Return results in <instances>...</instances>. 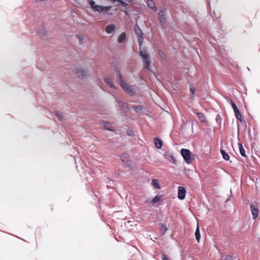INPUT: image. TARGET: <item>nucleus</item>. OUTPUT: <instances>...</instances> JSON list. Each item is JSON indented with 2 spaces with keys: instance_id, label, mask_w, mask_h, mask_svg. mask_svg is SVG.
I'll return each instance as SVG.
<instances>
[{
  "instance_id": "f257e3e1",
  "label": "nucleus",
  "mask_w": 260,
  "mask_h": 260,
  "mask_svg": "<svg viewBox=\"0 0 260 260\" xmlns=\"http://www.w3.org/2000/svg\"><path fill=\"white\" fill-rule=\"evenodd\" d=\"M118 81L124 92L130 95H134L137 90V87L135 85H132L124 82L121 74L117 72Z\"/></svg>"
},
{
  "instance_id": "f03ea898",
  "label": "nucleus",
  "mask_w": 260,
  "mask_h": 260,
  "mask_svg": "<svg viewBox=\"0 0 260 260\" xmlns=\"http://www.w3.org/2000/svg\"><path fill=\"white\" fill-rule=\"evenodd\" d=\"M140 55L143 60L144 68L147 70H149L151 60L149 54L140 49Z\"/></svg>"
},
{
  "instance_id": "7ed1b4c3",
  "label": "nucleus",
  "mask_w": 260,
  "mask_h": 260,
  "mask_svg": "<svg viewBox=\"0 0 260 260\" xmlns=\"http://www.w3.org/2000/svg\"><path fill=\"white\" fill-rule=\"evenodd\" d=\"M74 72L78 77L82 78H86L89 75V72L88 70L80 67L75 68Z\"/></svg>"
},
{
  "instance_id": "20e7f679",
  "label": "nucleus",
  "mask_w": 260,
  "mask_h": 260,
  "mask_svg": "<svg viewBox=\"0 0 260 260\" xmlns=\"http://www.w3.org/2000/svg\"><path fill=\"white\" fill-rule=\"evenodd\" d=\"M181 153L187 164H190L192 162V160L191 158V152L188 149H182L181 150Z\"/></svg>"
},
{
  "instance_id": "39448f33",
  "label": "nucleus",
  "mask_w": 260,
  "mask_h": 260,
  "mask_svg": "<svg viewBox=\"0 0 260 260\" xmlns=\"http://www.w3.org/2000/svg\"><path fill=\"white\" fill-rule=\"evenodd\" d=\"M134 31L137 35L139 45L141 46L143 42V33L137 24L135 25Z\"/></svg>"
},
{
  "instance_id": "423d86ee",
  "label": "nucleus",
  "mask_w": 260,
  "mask_h": 260,
  "mask_svg": "<svg viewBox=\"0 0 260 260\" xmlns=\"http://www.w3.org/2000/svg\"><path fill=\"white\" fill-rule=\"evenodd\" d=\"M186 191L185 188L182 186H179L178 188V198L182 200L185 199Z\"/></svg>"
},
{
  "instance_id": "0eeeda50",
  "label": "nucleus",
  "mask_w": 260,
  "mask_h": 260,
  "mask_svg": "<svg viewBox=\"0 0 260 260\" xmlns=\"http://www.w3.org/2000/svg\"><path fill=\"white\" fill-rule=\"evenodd\" d=\"M121 161L125 167H129L131 166L132 162L128 159V155L127 154H123L121 156Z\"/></svg>"
},
{
  "instance_id": "6e6552de",
  "label": "nucleus",
  "mask_w": 260,
  "mask_h": 260,
  "mask_svg": "<svg viewBox=\"0 0 260 260\" xmlns=\"http://www.w3.org/2000/svg\"><path fill=\"white\" fill-rule=\"evenodd\" d=\"M167 11L166 10H161L159 12L158 19L161 24L165 23L166 20Z\"/></svg>"
},
{
  "instance_id": "1a4fd4ad",
  "label": "nucleus",
  "mask_w": 260,
  "mask_h": 260,
  "mask_svg": "<svg viewBox=\"0 0 260 260\" xmlns=\"http://www.w3.org/2000/svg\"><path fill=\"white\" fill-rule=\"evenodd\" d=\"M250 210L252 215V218L255 219L258 216L259 212L258 207L255 205L251 204L250 205Z\"/></svg>"
},
{
  "instance_id": "9d476101",
  "label": "nucleus",
  "mask_w": 260,
  "mask_h": 260,
  "mask_svg": "<svg viewBox=\"0 0 260 260\" xmlns=\"http://www.w3.org/2000/svg\"><path fill=\"white\" fill-rule=\"evenodd\" d=\"M164 157L169 160L170 162L173 164L176 165V160L175 157L169 152H166L164 155Z\"/></svg>"
},
{
  "instance_id": "9b49d317",
  "label": "nucleus",
  "mask_w": 260,
  "mask_h": 260,
  "mask_svg": "<svg viewBox=\"0 0 260 260\" xmlns=\"http://www.w3.org/2000/svg\"><path fill=\"white\" fill-rule=\"evenodd\" d=\"M116 29V25L114 24H110L105 27V31L110 34L113 33Z\"/></svg>"
},
{
  "instance_id": "f8f14e48",
  "label": "nucleus",
  "mask_w": 260,
  "mask_h": 260,
  "mask_svg": "<svg viewBox=\"0 0 260 260\" xmlns=\"http://www.w3.org/2000/svg\"><path fill=\"white\" fill-rule=\"evenodd\" d=\"M111 7H104L100 5H97L96 7H95L94 9L93 10L94 11H98V12H103L105 11V12H107Z\"/></svg>"
},
{
  "instance_id": "ddd939ff",
  "label": "nucleus",
  "mask_w": 260,
  "mask_h": 260,
  "mask_svg": "<svg viewBox=\"0 0 260 260\" xmlns=\"http://www.w3.org/2000/svg\"><path fill=\"white\" fill-rule=\"evenodd\" d=\"M154 142L155 147L158 149H160L162 146V141L158 139L157 137H155L154 139Z\"/></svg>"
},
{
  "instance_id": "4468645a",
  "label": "nucleus",
  "mask_w": 260,
  "mask_h": 260,
  "mask_svg": "<svg viewBox=\"0 0 260 260\" xmlns=\"http://www.w3.org/2000/svg\"><path fill=\"white\" fill-rule=\"evenodd\" d=\"M125 39H126V34L125 32H123L118 37V38L117 39V41L119 43H121L123 42L124 41H125Z\"/></svg>"
},
{
  "instance_id": "2eb2a0df",
  "label": "nucleus",
  "mask_w": 260,
  "mask_h": 260,
  "mask_svg": "<svg viewBox=\"0 0 260 260\" xmlns=\"http://www.w3.org/2000/svg\"><path fill=\"white\" fill-rule=\"evenodd\" d=\"M105 82L109 85L111 88H115V86L114 85L112 79L110 77H107L105 79Z\"/></svg>"
},
{
  "instance_id": "dca6fc26",
  "label": "nucleus",
  "mask_w": 260,
  "mask_h": 260,
  "mask_svg": "<svg viewBox=\"0 0 260 260\" xmlns=\"http://www.w3.org/2000/svg\"><path fill=\"white\" fill-rule=\"evenodd\" d=\"M103 125L104 126V128L106 129L112 131L113 129H112V126L111 124L108 121H103L102 122Z\"/></svg>"
},
{
  "instance_id": "f3484780",
  "label": "nucleus",
  "mask_w": 260,
  "mask_h": 260,
  "mask_svg": "<svg viewBox=\"0 0 260 260\" xmlns=\"http://www.w3.org/2000/svg\"><path fill=\"white\" fill-rule=\"evenodd\" d=\"M195 236L197 240L199 242L200 239L201 238L200 233V228L199 224H197L196 231L195 232Z\"/></svg>"
},
{
  "instance_id": "a211bd4d",
  "label": "nucleus",
  "mask_w": 260,
  "mask_h": 260,
  "mask_svg": "<svg viewBox=\"0 0 260 260\" xmlns=\"http://www.w3.org/2000/svg\"><path fill=\"white\" fill-rule=\"evenodd\" d=\"M197 115L198 116V117L199 119L200 120L201 122H205L206 121V118L204 116V115L202 113H196Z\"/></svg>"
},
{
  "instance_id": "6ab92c4d",
  "label": "nucleus",
  "mask_w": 260,
  "mask_h": 260,
  "mask_svg": "<svg viewBox=\"0 0 260 260\" xmlns=\"http://www.w3.org/2000/svg\"><path fill=\"white\" fill-rule=\"evenodd\" d=\"M238 146H239V151H240V153L241 155L242 156L246 157V155L245 154V150L243 148L242 144H241L240 143H238Z\"/></svg>"
},
{
  "instance_id": "aec40b11",
  "label": "nucleus",
  "mask_w": 260,
  "mask_h": 260,
  "mask_svg": "<svg viewBox=\"0 0 260 260\" xmlns=\"http://www.w3.org/2000/svg\"><path fill=\"white\" fill-rule=\"evenodd\" d=\"M147 5L148 6L153 9L155 11L157 10L156 7L155 6L154 2L152 0H148L147 1Z\"/></svg>"
},
{
  "instance_id": "412c9836",
  "label": "nucleus",
  "mask_w": 260,
  "mask_h": 260,
  "mask_svg": "<svg viewBox=\"0 0 260 260\" xmlns=\"http://www.w3.org/2000/svg\"><path fill=\"white\" fill-rule=\"evenodd\" d=\"M160 233H161V235H164L165 234L166 232L167 231L168 228L166 226V225H165L163 223H160Z\"/></svg>"
},
{
  "instance_id": "4be33fe9",
  "label": "nucleus",
  "mask_w": 260,
  "mask_h": 260,
  "mask_svg": "<svg viewBox=\"0 0 260 260\" xmlns=\"http://www.w3.org/2000/svg\"><path fill=\"white\" fill-rule=\"evenodd\" d=\"M220 152L222 155V157L224 159H225V160H229V159H230V156L229 155H228V154H227L226 153V152L223 150V149H220Z\"/></svg>"
},
{
  "instance_id": "5701e85b",
  "label": "nucleus",
  "mask_w": 260,
  "mask_h": 260,
  "mask_svg": "<svg viewBox=\"0 0 260 260\" xmlns=\"http://www.w3.org/2000/svg\"><path fill=\"white\" fill-rule=\"evenodd\" d=\"M227 100L228 102L231 103L234 112L237 111V110H239L236 105L230 99L228 98Z\"/></svg>"
},
{
  "instance_id": "b1692460",
  "label": "nucleus",
  "mask_w": 260,
  "mask_h": 260,
  "mask_svg": "<svg viewBox=\"0 0 260 260\" xmlns=\"http://www.w3.org/2000/svg\"><path fill=\"white\" fill-rule=\"evenodd\" d=\"M37 32L40 36L41 37H43L45 34V29L44 27H42L40 29L37 31Z\"/></svg>"
},
{
  "instance_id": "393cba45",
  "label": "nucleus",
  "mask_w": 260,
  "mask_h": 260,
  "mask_svg": "<svg viewBox=\"0 0 260 260\" xmlns=\"http://www.w3.org/2000/svg\"><path fill=\"white\" fill-rule=\"evenodd\" d=\"M133 108L136 113H140L142 110L143 106L140 105L134 106Z\"/></svg>"
},
{
  "instance_id": "a878e982",
  "label": "nucleus",
  "mask_w": 260,
  "mask_h": 260,
  "mask_svg": "<svg viewBox=\"0 0 260 260\" xmlns=\"http://www.w3.org/2000/svg\"><path fill=\"white\" fill-rule=\"evenodd\" d=\"M117 103L120 107H121L124 109L128 108V105L127 103H124L121 101H117Z\"/></svg>"
},
{
  "instance_id": "bb28decb",
  "label": "nucleus",
  "mask_w": 260,
  "mask_h": 260,
  "mask_svg": "<svg viewBox=\"0 0 260 260\" xmlns=\"http://www.w3.org/2000/svg\"><path fill=\"white\" fill-rule=\"evenodd\" d=\"M161 200V196L157 195L156 197H155L151 201L152 203H155L157 202H158Z\"/></svg>"
},
{
  "instance_id": "cd10ccee",
  "label": "nucleus",
  "mask_w": 260,
  "mask_h": 260,
  "mask_svg": "<svg viewBox=\"0 0 260 260\" xmlns=\"http://www.w3.org/2000/svg\"><path fill=\"white\" fill-rule=\"evenodd\" d=\"M235 114L236 118L241 122L242 121V118L239 111L237 110V111L235 112Z\"/></svg>"
},
{
  "instance_id": "c85d7f7f",
  "label": "nucleus",
  "mask_w": 260,
  "mask_h": 260,
  "mask_svg": "<svg viewBox=\"0 0 260 260\" xmlns=\"http://www.w3.org/2000/svg\"><path fill=\"white\" fill-rule=\"evenodd\" d=\"M152 182L154 186H155L157 188H159V187H160L159 184L156 179H152Z\"/></svg>"
},
{
  "instance_id": "c756f323",
  "label": "nucleus",
  "mask_w": 260,
  "mask_h": 260,
  "mask_svg": "<svg viewBox=\"0 0 260 260\" xmlns=\"http://www.w3.org/2000/svg\"><path fill=\"white\" fill-rule=\"evenodd\" d=\"M56 116L60 121H62L64 120V116L61 113H57L56 114Z\"/></svg>"
},
{
  "instance_id": "7c9ffc66",
  "label": "nucleus",
  "mask_w": 260,
  "mask_h": 260,
  "mask_svg": "<svg viewBox=\"0 0 260 260\" xmlns=\"http://www.w3.org/2000/svg\"><path fill=\"white\" fill-rule=\"evenodd\" d=\"M90 5L91 8L94 10L95 8V7H96L98 5L95 4V3L94 1H91L90 2Z\"/></svg>"
},
{
  "instance_id": "2f4dec72",
  "label": "nucleus",
  "mask_w": 260,
  "mask_h": 260,
  "mask_svg": "<svg viewBox=\"0 0 260 260\" xmlns=\"http://www.w3.org/2000/svg\"><path fill=\"white\" fill-rule=\"evenodd\" d=\"M118 2L120 3V4H121V6H123V7H126L128 5L127 3L122 1V0H120L118 1Z\"/></svg>"
},
{
  "instance_id": "473e14b6",
  "label": "nucleus",
  "mask_w": 260,
  "mask_h": 260,
  "mask_svg": "<svg viewBox=\"0 0 260 260\" xmlns=\"http://www.w3.org/2000/svg\"><path fill=\"white\" fill-rule=\"evenodd\" d=\"M224 260H234L233 256L231 255H228L225 257Z\"/></svg>"
},
{
  "instance_id": "72a5a7b5",
  "label": "nucleus",
  "mask_w": 260,
  "mask_h": 260,
  "mask_svg": "<svg viewBox=\"0 0 260 260\" xmlns=\"http://www.w3.org/2000/svg\"><path fill=\"white\" fill-rule=\"evenodd\" d=\"M190 91L191 92V93L193 94L195 92V88L193 86H190Z\"/></svg>"
},
{
  "instance_id": "f704fd0d",
  "label": "nucleus",
  "mask_w": 260,
  "mask_h": 260,
  "mask_svg": "<svg viewBox=\"0 0 260 260\" xmlns=\"http://www.w3.org/2000/svg\"><path fill=\"white\" fill-rule=\"evenodd\" d=\"M161 258L162 260H168L167 256L165 254H161Z\"/></svg>"
},
{
  "instance_id": "c9c22d12",
  "label": "nucleus",
  "mask_w": 260,
  "mask_h": 260,
  "mask_svg": "<svg viewBox=\"0 0 260 260\" xmlns=\"http://www.w3.org/2000/svg\"><path fill=\"white\" fill-rule=\"evenodd\" d=\"M128 135L130 136H133V135L132 134V133H128Z\"/></svg>"
},
{
  "instance_id": "e433bc0d",
  "label": "nucleus",
  "mask_w": 260,
  "mask_h": 260,
  "mask_svg": "<svg viewBox=\"0 0 260 260\" xmlns=\"http://www.w3.org/2000/svg\"><path fill=\"white\" fill-rule=\"evenodd\" d=\"M128 135L130 136H133V135L132 134V133H128Z\"/></svg>"
},
{
  "instance_id": "4c0bfd02",
  "label": "nucleus",
  "mask_w": 260,
  "mask_h": 260,
  "mask_svg": "<svg viewBox=\"0 0 260 260\" xmlns=\"http://www.w3.org/2000/svg\"><path fill=\"white\" fill-rule=\"evenodd\" d=\"M123 12L126 14V15H128V13L127 11H123Z\"/></svg>"
}]
</instances>
